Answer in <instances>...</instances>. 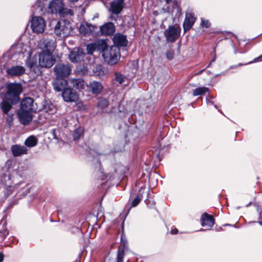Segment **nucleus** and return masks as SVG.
Wrapping results in <instances>:
<instances>
[{"label":"nucleus","mask_w":262,"mask_h":262,"mask_svg":"<svg viewBox=\"0 0 262 262\" xmlns=\"http://www.w3.org/2000/svg\"><path fill=\"white\" fill-rule=\"evenodd\" d=\"M48 11L63 17L73 15L72 10L64 7L63 0H52L49 4Z\"/></svg>","instance_id":"f257e3e1"},{"label":"nucleus","mask_w":262,"mask_h":262,"mask_svg":"<svg viewBox=\"0 0 262 262\" xmlns=\"http://www.w3.org/2000/svg\"><path fill=\"white\" fill-rule=\"evenodd\" d=\"M104 61L107 64L113 66L116 64L120 58V49L116 46H110L102 53Z\"/></svg>","instance_id":"f03ea898"},{"label":"nucleus","mask_w":262,"mask_h":262,"mask_svg":"<svg viewBox=\"0 0 262 262\" xmlns=\"http://www.w3.org/2000/svg\"><path fill=\"white\" fill-rule=\"evenodd\" d=\"M5 97L11 101H19V95L23 92V87L20 83H10L7 84Z\"/></svg>","instance_id":"7ed1b4c3"},{"label":"nucleus","mask_w":262,"mask_h":262,"mask_svg":"<svg viewBox=\"0 0 262 262\" xmlns=\"http://www.w3.org/2000/svg\"><path fill=\"white\" fill-rule=\"evenodd\" d=\"M72 30V25L69 21H58L54 27V33L61 37H67Z\"/></svg>","instance_id":"20e7f679"},{"label":"nucleus","mask_w":262,"mask_h":262,"mask_svg":"<svg viewBox=\"0 0 262 262\" xmlns=\"http://www.w3.org/2000/svg\"><path fill=\"white\" fill-rule=\"evenodd\" d=\"M71 72V67L68 64L60 63L56 64L54 68V73L57 78L64 79L70 75Z\"/></svg>","instance_id":"39448f33"},{"label":"nucleus","mask_w":262,"mask_h":262,"mask_svg":"<svg viewBox=\"0 0 262 262\" xmlns=\"http://www.w3.org/2000/svg\"><path fill=\"white\" fill-rule=\"evenodd\" d=\"M39 64L40 67L50 68L52 67L55 62V58L52 53L46 52L42 51L39 54Z\"/></svg>","instance_id":"423d86ee"},{"label":"nucleus","mask_w":262,"mask_h":262,"mask_svg":"<svg viewBox=\"0 0 262 262\" xmlns=\"http://www.w3.org/2000/svg\"><path fill=\"white\" fill-rule=\"evenodd\" d=\"M180 32L181 28L179 27L171 26L164 31V34L168 42H173L178 38Z\"/></svg>","instance_id":"0eeeda50"},{"label":"nucleus","mask_w":262,"mask_h":262,"mask_svg":"<svg viewBox=\"0 0 262 262\" xmlns=\"http://www.w3.org/2000/svg\"><path fill=\"white\" fill-rule=\"evenodd\" d=\"M26 66L29 69L31 72L34 74V76H38L41 74L40 67L39 64H38L36 57H32L30 54L26 60Z\"/></svg>","instance_id":"6e6552de"},{"label":"nucleus","mask_w":262,"mask_h":262,"mask_svg":"<svg viewBox=\"0 0 262 262\" xmlns=\"http://www.w3.org/2000/svg\"><path fill=\"white\" fill-rule=\"evenodd\" d=\"M31 28L35 33L38 34L42 33L46 28L45 20L40 16L33 17L31 20Z\"/></svg>","instance_id":"1a4fd4ad"},{"label":"nucleus","mask_w":262,"mask_h":262,"mask_svg":"<svg viewBox=\"0 0 262 262\" xmlns=\"http://www.w3.org/2000/svg\"><path fill=\"white\" fill-rule=\"evenodd\" d=\"M37 47L42 50H46V52L52 53L55 48V41L49 38H42L38 42Z\"/></svg>","instance_id":"9d476101"},{"label":"nucleus","mask_w":262,"mask_h":262,"mask_svg":"<svg viewBox=\"0 0 262 262\" xmlns=\"http://www.w3.org/2000/svg\"><path fill=\"white\" fill-rule=\"evenodd\" d=\"M62 96L66 102H76L78 99V95L77 92L70 88H67L64 89L62 93Z\"/></svg>","instance_id":"9b49d317"},{"label":"nucleus","mask_w":262,"mask_h":262,"mask_svg":"<svg viewBox=\"0 0 262 262\" xmlns=\"http://www.w3.org/2000/svg\"><path fill=\"white\" fill-rule=\"evenodd\" d=\"M85 54L81 48H75L69 54L70 60L73 63L81 62L83 60Z\"/></svg>","instance_id":"f8f14e48"},{"label":"nucleus","mask_w":262,"mask_h":262,"mask_svg":"<svg viewBox=\"0 0 262 262\" xmlns=\"http://www.w3.org/2000/svg\"><path fill=\"white\" fill-rule=\"evenodd\" d=\"M26 68L21 66H12L6 70L7 75L11 77H19L25 73Z\"/></svg>","instance_id":"ddd939ff"},{"label":"nucleus","mask_w":262,"mask_h":262,"mask_svg":"<svg viewBox=\"0 0 262 262\" xmlns=\"http://www.w3.org/2000/svg\"><path fill=\"white\" fill-rule=\"evenodd\" d=\"M96 28V26L86 22H83L79 26V31L82 36H90L93 34Z\"/></svg>","instance_id":"4468645a"},{"label":"nucleus","mask_w":262,"mask_h":262,"mask_svg":"<svg viewBox=\"0 0 262 262\" xmlns=\"http://www.w3.org/2000/svg\"><path fill=\"white\" fill-rule=\"evenodd\" d=\"M21 111L33 112L36 111V107L34 103V100L31 97H26L23 99L20 104Z\"/></svg>","instance_id":"2eb2a0df"},{"label":"nucleus","mask_w":262,"mask_h":262,"mask_svg":"<svg viewBox=\"0 0 262 262\" xmlns=\"http://www.w3.org/2000/svg\"><path fill=\"white\" fill-rule=\"evenodd\" d=\"M27 52L26 46L21 42H18L11 46L10 53L13 55H17L20 57L24 56V54Z\"/></svg>","instance_id":"dca6fc26"},{"label":"nucleus","mask_w":262,"mask_h":262,"mask_svg":"<svg viewBox=\"0 0 262 262\" xmlns=\"http://www.w3.org/2000/svg\"><path fill=\"white\" fill-rule=\"evenodd\" d=\"M196 20L194 14L191 12H187L185 15V18L183 24V29L185 32L189 30Z\"/></svg>","instance_id":"f3484780"},{"label":"nucleus","mask_w":262,"mask_h":262,"mask_svg":"<svg viewBox=\"0 0 262 262\" xmlns=\"http://www.w3.org/2000/svg\"><path fill=\"white\" fill-rule=\"evenodd\" d=\"M124 0H115L110 4V11L112 14H120L124 7Z\"/></svg>","instance_id":"a211bd4d"},{"label":"nucleus","mask_w":262,"mask_h":262,"mask_svg":"<svg viewBox=\"0 0 262 262\" xmlns=\"http://www.w3.org/2000/svg\"><path fill=\"white\" fill-rule=\"evenodd\" d=\"M86 86L88 91L96 95L100 94L103 89L101 83L96 81H90Z\"/></svg>","instance_id":"6ab92c4d"},{"label":"nucleus","mask_w":262,"mask_h":262,"mask_svg":"<svg viewBox=\"0 0 262 262\" xmlns=\"http://www.w3.org/2000/svg\"><path fill=\"white\" fill-rule=\"evenodd\" d=\"M15 103L16 102L15 101L12 102L6 97L5 98L3 99L2 102L0 103V109L3 114L5 115L12 112V105Z\"/></svg>","instance_id":"aec40b11"},{"label":"nucleus","mask_w":262,"mask_h":262,"mask_svg":"<svg viewBox=\"0 0 262 262\" xmlns=\"http://www.w3.org/2000/svg\"><path fill=\"white\" fill-rule=\"evenodd\" d=\"M32 113L31 112H26L21 110L18 113L20 122L24 125L28 124L32 120L33 116Z\"/></svg>","instance_id":"412c9836"},{"label":"nucleus","mask_w":262,"mask_h":262,"mask_svg":"<svg viewBox=\"0 0 262 262\" xmlns=\"http://www.w3.org/2000/svg\"><path fill=\"white\" fill-rule=\"evenodd\" d=\"M114 46L118 48L119 47H126L127 45L128 41L125 35L120 33L116 34L113 37Z\"/></svg>","instance_id":"4be33fe9"},{"label":"nucleus","mask_w":262,"mask_h":262,"mask_svg":"<svg viewBox=\"0 0 262 262\" xmlns=\"http://www.w3.org/2000/svg\"><path fill=\"white\" fill-rule=\"evenodd\" d=\"M100 31L103 35H111L115 31V27L112 22L106 23L100 27Z\"/></svg>","instance_id":"5701e85b"},{"label":"nucleus","mask_w":262,"mask_h":262,"mask_svg":"<svg viewBox=\"0 0 262 262\" xmlns=\"http://www.w3.org/2000/svg\"><path fill=\"white\" fill-rule=\"evenodd\" d=\"M32 10L34 14L40 15L44 14L46 11L45 1L43 0H37L32 6Z\"/></svg>","instance_id":"b1692460"},{"label":"nucleus","mask_w":262,"mask_h":262,"mask_svg":"<svg viewBox=\"0 0 262 262\" xmlns=\"http://www.w3.org/2000/svg\"><path fill=\"white\" fill-rule=\"evenodd\" d=\"M53 88L56 92L63 91L67 85V81L63 78H56L52 82Z\"/></svg>","instance_id":"393cba45"},{"label":"nucleus","mask_w":262,"mask_h":262,"mask_svg":"<svg viewBox=\"0 0 262 262\" xmlns=\"http://www.w3.org/2000/svg\"><path fill=\"white\" fill-rule=\"evenodd\" d=\"M11 150L14 157H18L26 154L28 151L25 146L17 144L12 145Z\"/></svg>","instance_id":"a878e982"},{"label":"nucleus","mask_w":262,"mask_h":262,"mask_svg":"<svg viewBox=\"0 0 262 262\" xmlns=\"http://www.w3.org/2000/svg\"><path fill=\"white\" fill-rule=\"evenodd\" d=\"M201 225L202 226H208L212 227L214 224V221L212 216L206 213H204L201 216Z\"/></svg>","instance_id":"bb28decb"},{"label":"nucleus","mask_w":262,"mask_h":262,"mask_svg":"<svg viewBox=\"0 0 262 262\" xmlns=\"http://www.w3.org/2000/svg\"><path fill=\"white\" fill-rule=\"evenodd\" d=\"M73 87L78 90H82L84 88V81L81 78L73 79L71 80Z\"/></svg>","instance_id":"cd10ccee"},{"label":"nucleus","mask_w":262,"mask_h":262,"mask_svg":"<svg viewBox=\"0 0 262 262\" xmlns=\"http://www.w3.org/2000/svg\"><path fill=\"white\" fill-rule=\"evenodd\" d=\"M38 143V140L34 136H30L25 141V145L28 147L35 146Z\"/></svg>","instance_id":"c85d7f7f"},{"label":"nucleus","mask_w":262,"mask_h":262,"mask_svg":"<svg viewBox=\"0 0 262 262\" xmlns=\"http://www.w3.org/2000/svg\"><path fill=\"white\" fill-rule=\"evenodd\" d=\"M109 105V101L107 99L100 97L98 99L97 106L101 110H103L107 107Z\"/></svg>","instance_id":"c756f323"},{"label":"nucleus","mask_w":262,"mask_h":262,"mask_svg":"<svg viewBox=\"0 0 262 262\" xmlns=\"http://www.w3.org/2000/svg\"><path fill=\"white\" fill-rule=\"evenodd\" d=\"M209 91V89L207 87H199L193 91L192 95L193 96H197L199 95H203Z\"/></svg>","instance_id":"7c9ffc66"},{"label":"nucleus","mask_w":262,"mask_h":262,"mask_svg":"<svg viewBox=\"0 0 262 262\" xmlns=\"http://www.w3.org/2000/svg\"><path fill=\"white\" fill-rule=\"evenodd\" d=\"M142 199V195L138 194L132 202L131 205L130 206H126L125 209H127L128 212L132 207H136L139 204Z\"/></svg>","instance_id":"2f4dec72"},{"label":"nucleus","mask_w":262,"mask_h":262,"mask_svg":"<svg viewBox=\"0 0 262 262\" xmlns=\"http://www.w3.org/2000/svg\"><path fill=\"white\" fill-rule=\"evenodd\" d=\"M83 134V129L82 127H78L77 128L75 129L72 133V136L73 138V140L74 141L78 140L80 139L81 136Z\"/></svg>","instance_id":"473e14b6"},{"label":"nucleus","mask_w":262,"mask_h":262,"mask_svg":"<svg viewBox=\"0 0 262 262\" xmlns=\"http://www.w3.org/2000/svg\"><path fill=\"white\" fill-rule=\"evenodd\" d=\"M95 43L97 50L101 51L102 53L109 48L104 40L98 41Z\"/></svg>","instance_id":"72a5a7b5"},{"label":"nucleus","mask_w":262,"mask_h":262,"mask_svg":"<svg viewBox=\"0 0 262 262\" xmlns=\"http://www.w3.org/2000/svg\"><path fill=\"white\" fill-rule=\"evenodd\" d=\"M123 248H121V246L119 248L117 253V262H122L124 255V250L125 249V244H122Z\"/></svg>","instance_id":"f704fd0d"},{"label":"nucleus","mask_w":262,"mask_h":262,"mask_svg":"<svg viewBox=\"0 0 262 262\" xmlns=\"http://www.w3.org/2000/svg\"><path fill=\"white\" fill-rule=\"evenodd\" d=\"M114 80L116 82H118L119 84H121L124 82L125 79V77L123 74H122L120 72H117L114 73Z\"/></svg>","instance_id":"c9c22d12"},{"label":"nucleus","mask_w":262,"mask_h":262,"mask_svg":"<svg viewBox=\"0 0 262 262\" xmlns=\"http://www.w3.org/2000/svg\"><path fill=\"white\" fill-rule=\"evenodd\" d=\"M6 115H7L6 117V125L10 127L13 124L14 114L12 112Z\"/></svg>","instance_id":"e433bc0d"},{"label":"nucleus","mask_w":262,"mask_h":262,"mask_svg":"<svg viewBox=\"0 0 262 262\" xmlns=\"http://www.w3.org/2000/svg\"><path fill=\"white\" fill-rule=\"evenodd\" d=\"M97 50L96 43H89L86 45L87 53L90 55L93 54L95 51Z\"/></svg>","instance_id":"4c0bfd02"},{"label":"nucleus","mask_w":262,"mask_h":262,"mask_svg":"<svg viewBox=\"0 0 262 262\" xmlns=\"http://www.w3.org/2000/svg\"><path fill=\"white\" fill-rule=\"evenodd\" d=\"M8 231L7 228H4L0 230V241H3L8 234Z\"/></svg>","instance_id":"58836bf2"},{"label":"nucleus","mask_w":262,"mask_h":262,"mask_svg":"<svg viewBox=\"0 0 262 262\" xmlns=\"http://www.w3.org/2000/svg\"><path fill=\"white\" fill-rule=\"evenodd\" d=\"M59 125L64 127H67L68 125V122L67 118H65L64 117H61L59 121Z\"/></svg>","instance_id":"ea45409f"},{"label":"nucleus","mask_w":262,"mask_h":262,"mask_svg":"<svg viewBox=\"0 0 262 262\" xmlns=\"http://www.w3.org/2000/svg\"><path fill=\"white\" fill-rule=\"evenodd\" d=\"M174 56V51L171 50H167L166 53V57L169 59L171 60L173 58Z\"/></svg>","instance_id":"a19ab883"},{"label":"nucleus","mask_w":262,"mask_h":262,"mask_svg":"<svg viewBox=\"0 0 262 262\" xmlns=\"http://www.w3.org/2000/svg\"><path fill=\"white\" fill-rule=\"evenodd\" d=\"M201 25L207 28H209L211 24L208 20H206L203 18H201Z\"/></svg>","instance_id":"79ce46f5"},{"label":"nucleus","mask_w":262,"mask_h":262,"mask_svg":"<svg viewBox=\"0 0 262 262\" xmlns=\"http://www.w3.org/2000/svg\"><path fill=\"white\" fill-rule=\"evenodd\" d=\"M59 130L58 128H55L52 130V136L54 139H56L57 140H58V134H59Z\"/></svg>","instance_id":"37998d69"},{"label":"nucleus","mask_w":262,"mask_h":262,"mask_svg":"<svg viewBox=\"0 0 262 262\" xmlns=\"http://www.w3.org/2000/svg\"><path fill=\"white\" fill-rule=\"evenodd\" d=\"M259 61H262V54L257 57V58H254L253 61L248 62L247 64H250Z\"/></svg>","instance_id":"c03bdc74"},{"label":"nucleus","mask_w":262,"mask_h":262,"mask_svg":"<svg viewBox=\"0 0 262 262\" xmlns=\"http://www.w3.org/2000/svg\"><path fill=\"white\" fill-rule=\"evenodd\" d=\"M206 102H207V104L208 105H213L215 108H217V106L215 104H214V102L213 101L209 100L207 98H206Z\"/></svg>","instance_id":"a18cd8bd"},{"label":"nucleus","mask_w":262,"mask_h":262,"mask_svg":"<svg viewBox=\"0 0 262 262\" xmlns=\"http://www.w3.org/2000/svg\"><path fill=\"white\" fill-rule=\"evenodd\" d=\"M178 230L176 228H174V229H173L171 230V234H176L178 233Z\"/></svg>","instance_id":"49530a36"},{"label":"nucleus","mask_w":262,"mask_h":262,"mask_svg":"<svg viewBox=\"0 0 262 262\" xmlns=\"http://www.w3.org/2000/svg\"><path fill=\"white\" fill-rule=\"evenodd\" d=\"M4 259V255L2 253H0V262H2Z\"/></svg>","instance_id":"de8ad7c7"},{"label":"nucleus","mask_w":262,"mask_h":262,"mask_svg":"<svg viewBox=\"0 0 262 262\" xmlns=\"http://www.w3.org/2000/svg\"><path fill=\"white\" fill-rule=\"evenodd\" d=\"M204 71V70H200L199 71V72H196L195 74V75H199V74H201L203 71Z\"/></svg>","instance_id":"09e8293b"},{"label":"nucleus","mask_w":262,"mask_h":262,"mask_svg":"<svg viewBox=\"0 0 262 262\" xmlns=\"http://www.w3.org/2000/svg\"><path fill=\"white\" fill-rule=\"evenodd\" d=\"M78 1L79 0H69V1L70 3H76V2H78Z\"/></svg>","instance_id":"8fccbe9b"},{"label":"nucleus","mask_w":262,"mask_h":262,"mask_svg":"<svg viewBox=\"0 0 262 262\" xmlns=\"http://www.w3.org/2000/svg\"><path fill=\"white\" fill-rule=\"evenodd\" d=\"M172 0H165V2H166V3L167 4H169L171 2Z\"/></svg>","instance_id":"3c124183"},{"label":"nucleus","mask_w":262,"mask_h":262,"mask_svg":"<svg viewBox=\"0 0 262 262\" xmlns=\"http://www.w3.org/2000/svg\"><path fill=\"white\" fill-rule=\"evenodd\" d=\"M242 65H243V64H242V63H239V64H238V65H237V66H234V68H236V67H237L238 66H242Z\"/></svg>","instance_id":"603ef678"},{"label":"nucleus","mask_w":262,"mask_h":262,"mask_svg":"<svg viewBox=\"0 0 262 262\" xmlns=\"http://www.w3.org/2000/svg\"><path fill=\"white\" fill-rule=\"evenodd\" d=\"M214 60H215V58H214V59H213L211 61V62L209 64V65H208V67H209V66H210V64H211V62H212L214 61Z\"/></svg>","instance_id":"864d4df0"},{"label":"nucleus","mask_w":262,"mask_h":262,"mask_svg":"<svg viewBox=\"0 0 262 262\" xmlns=\"http://www.w3.org/2000/svg\"><path fill=\"white\" fill-rule=\"evenodd\" d=\"M98 17V14H96V15L94 16V17Z\"/></svg>","instance_id":"5fc2aeb1"},{"label":"nucleus","mask_w":262,"mask_h":262,"mask_svg":"<svg viewBox=\"0 0 262 262\" xmlns=\"http://www.w3.org/2000/svg\"><path fill=\"white\" fill-rule=\"evenodd\" d=\"M163 10L165 12H168V10H165L164 8H163Z\"/></svg>","instance_id":"6e6d98bb"},{"label":"nucleus","mask_w":262,"mask_h":262,"mask_svg":"<svg viewBox=\"0 0 262 262\" xmlns=\"http://www.w3.org/2000/svg\"><path fill=\"white\" fill-rule=\"evenodd\" d=\"M3 87V86L2 84H0V90Z\"/></svg>","instance_id":"4d7b16f0"},{"label":"nucleus","mask_w":262,"mask_h":262,"mask_svg":"<svg viewBox=\"0 0 262 262\" xmlns=\"http://www.w3.org/2000/svg\"><path fill=\"white\" fill-rule=\"evenodd\" d=\"M250 204H251V203H249L248 204L246 205V206L247 207H248V206L250 205Z\"/></svg>","instance_id":"13d9d810"},{"label":"nucleus","mask_w":262,"mask_h":262,"mask_svg":"<svg viewBox=\"0 0 262 262\" xmlns=\"http://www.w3.org/2000/svg\"><path fill=\"white\" fill-rule=\"evenodd\" d=\"M154 14L156 15V14H157V13H155V12H154Z\"/></svg>","instance_id":"bf43d9fd"},{"label":"nucleus","mask_w":262,"mask_h":262,"mask_svg":"<svg viewBox=\"0 0 262 262\" xmlns=\"http://www.w3.org/2000/svg\"><path fill=\"white\" fill-rule=\"evenodd\" d=\"M154 14L156 15V14H157V13H155V12H154Z\"/></svg>","instance_id":"052dcab7"},{"label":"nucleus","mask_w":262,"mask_h":262,"mask_svg":"<svg viewBox=\"0 0 262 262\" xmlns=\"http://www.w3.org/2000/svg\"><path fill=\"white\" fill-rule=\"evenodd\" d=\"M259 224L262 225V222H259Z\"/></svg>","instance_id":"680f3d73"}]
</instances>
